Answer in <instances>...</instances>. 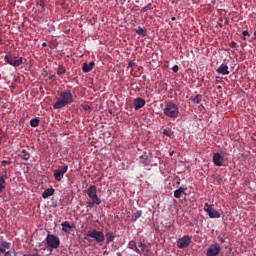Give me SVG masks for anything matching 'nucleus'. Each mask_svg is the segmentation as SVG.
Returning a JSON list of instances; mask_svg holds the SVG:
<instances>
[{
	"instance_id": "2",
	"label": "nucleus",
	"mask_w": 256,
	"mask_h": 256,
	"mask_svg": "<svg viewBox=\"0 0 256 256\" xmlns=\"http://www.w3.org/2000/svg\"><path fill=\"white\" fill-rule=\"evenodd\" d=\"M129 249H133L139 255L147 256L151 253V244H143L141 242L130 241L129 242Z\"/></svg>"
},
{
	"instance_id": "31",
	"label": "nucleus",
	"mask_w": 256,
	"mask_h": 256,
	"mask_svg": "<svg viewBox=\"0 0 256 256\" xmlns=\"http://www.w3.org/2000/svg\"><path fill=\"white\" fill-rule=\"evenodd\" d=\"M247 36L249 37V31L244 30L242 32V39H243V41H247Z\"/></svg>"
},
{
	"instance_id": "1",
	"label": "nucleus",
	"mask_w": 256,
	"mask_h": 256,
	"mask_svg": "<svg viewBox=\"0 0 256 256\" xmlns=\"http://www.w3.org/2000/svg\"><path fill=\"white\" fill-rule=\"evenodd\" d=\"M73 101V94L71 93V90L67 89L58 93L57 101L53 104V107L54 109H63V107L71 105Z\"/></svg>"
},
{
	"instance_id": "24",
	"label": "nucleus",
	"mask_w": 256,
	"mask_h": 256,
	"mask_svg": "<svg viewBox=\"0 0 256 256\" xmlns=\"http://www.w3.org/2000/svg\"><path fill=\"white\" fill-rule=\"evenodd\" d=\"M5 179H7V175L0 176V193L5 189Z\"/></svg>"
},
{
	"instance_id": "36",
	"label": "nucleus",
	"mask_w": 256,
	"mask_h": 256,
	"mask_svg": "<svg viewBox=\"0 0 256 256\" xmlns=\"http://www.w3.org/2000/svg\"><path fill=\"white\" fill-rule=\"evenodd\" d=\"M172 71H173L174 73H177V71H179V66H178V65H174V66L172 67Z\"/></svg>"
},
{
	"instance_id": "10",
	"label": "nucleus",
	"mask_w": 256,
	"mask_h": 256,
	"mask_svg": "<svg viewBox=\"0 0 256 256\" xmlns=\"http://www.w3.org/2000/svg\"><path fill=\"white\" fill-rule=\"evenodd\" d=\"M189 245H191V237L189 235H186L177 241L178 249H186Z\"/></svg>"
},
{
	"instance_id": "20",
	"label": "nucleus",
	"mask_w": 256,
	"mask_h": 256,
	"mask_svg": "<svg viewBox=\"0 0 256 256\" xmlns=\"http://www.w3.org/2000/svg\"><path fill=\"white\" fill-rule=\"evenodd\" d=\"M61 227H62V231H64V233H69V231H71V229H72L71 224L67 221L62 222Z\"/></svg>"
},
{
	"instance_id": "28",
	"label": "nucleus",
	"mask_w": 256,
	"mask_h": 256,
	"mask_svg": "<svg viewBox=\"0 0 256 256\" xmlns=\"http://www.w3.org/2000/svg\"><path fill=\"white\" fill-rule=\"evenodd\" d=\"M67 72V69L63 67V65H59L57 69V75H65Z\"/></svg>"
},
{
	"instance_id": "15",
	"label": "nucleus",
	"mask_w": 256,
	"mask_h": 256,
	"mask_svg": "<svg viewBox=\"0 0 256 256\" xmlns=\"http://www.w3.org/2000/svg\"><path fill=\"white\" fill-rule=\"evenodd\" d=\"M216 71L220 74V75H229V66L226 63H222L217 69Z\"/></svg>"
},
{
	"instance_id": "17",
	"label": "nucleus",
	"mask_w": 256,
	"mask_h": 256,
	"mask_svg": "<svg viewBox=\"0 0 256 256\" xmlns=\"http://www.w3.org/2000/svg\"><path fill=\"white\" fill-rule=\"evenodd\" d=\"M54 194H55V189L48 188V189L44 190V192L42 193V198L49 199V197L53 196Z\"/></svg>"
},
{
	"instance_id": "16",
	"label": "nucleus",
	"mask_w": 256,
	"mask_h": 256,
	"mask_svg": "<svg viewBox=\"0 0 256 256\" xmlns=\"http://www.w3.org/2000/svg\"><path fill=\"white\" fill-rule=\"evenodd\" d=\"M93 67H95V62H90L89 64L85 62L82 66V71L83 73H91V71H93Z\"/></svg>"
},
{
	"instance_id": "11",
	"label": "nucleus",
	"mask_w": 256,
	"mask_h": 256,
	"mask_svg": "<svg viewBox=\"0 0 256 256\" xmlns=\"http://www.w3.org/2000/svg\"><path fill=\"white\" fill-rule=\"evenodd\" d=\"M221 253V246L219 244H212L207 249L206 256H217Z\"/></svg>"
},
{
	"instance_id": "13",
	"label": "nucleus",
	"mask_w": 256,
	"mask_h": 256,
	"mask_svg": "<svg viewBox=\"0 0 256 256\" xmlns=\"http://www.w3.org/2000/svg\"><path fill=\"white\" fill-rule=\"evenodd\" d=\"M225 158L220 153H215L213 155V163L216 165V167H223V161Z\"/></svg>"
},
{
	"instance_id": "25",
	"label": "nucleus",
	"mask_w": 256,
	"mask_h": 256,
	"mask_svg": "<svg viewBox=\"0 0 256 256\" xmlns=\"http://www.w3.org/2000/svg\"><path fill=\"white\" fill-rule=\"evenodd\" d=\"M114 240H115V236L113 235V233H111V232L106 233V243H107V245L112 243V241H114Z\"/></svg>"
},
{
	"instance_id": "14",
	"label": "nucleus",
	"mask_w": 256,
	"mask_h": 256,
	"mask_svg": "<svg viewBox=\"0 0 256 256\" xmlns=\"http://www.w3.org/2000/svg\"><path fill=\"white\" fill-rule=\"evenodd\" d=\"M7 249H11V243L2 241L0 243V256H3L7 252Z\"/></svg>"
},
{
	"instance_id": "32",
	"label": "nucleus",
	"mask_w": 256,
	"mask_h": 256,
	"mask_svg": "<svg viewBox=\"0 0 256 256\" xmlns=\"http://www.w3.org/2000/svg\"><path fill=\"white\" fill-rule=\"evenodd\" d=\"M163 135H165L166 137H171L173 135V133H171V131L164 129L163 130Z\"/></svg>"
},
{
	"instance_id": "34",
	"label": "nucleus",
	"mask_w": 256,
	"mask_h": 256,
	"mask_svg": "<svg viewBox=\"0 0 256 256\" xmlns=\"http://www.w3.org/2000/svg\"><path fill=\"white\" fill-rule=\"evenodd\" d=\"M82 109H84V111H91V106L89 104H84L82 105Z\"/></svg>"
},
{
	"instance_id": "30",
	"label": "nucleus",
	"mask_w": 256,
	"mask_h": 256,
	"mask_svg": "<svg viewBox=\"0 0 256 256\" xmlns=\"http://www.w3.org/2000/svg\"><path fill=\"white\" fill-rule=\"evenodd\" d=\"M93 207H95V202L92 200H89L86 202V209L87 211H89L90 209H93Z\"/></svg>"
},
{
	"instance_id": "39",
	"label": "nucleus",
	"mask_w": 256,
	"mask_h": 256,
	"mask_svg": "<svg viewBox=\"0 0 256 256\" xmlns=\"http://www.w3.org/2000/svg\"><path fill=\"white\" fill-rule=\"evenodd\" d=\"M23 256H39V254H34V255H31V254H24Z\"/></svg>"
},
{
	"instance_id": "19",
	"label": "nucleus",
	"mask_w": 256,
	"mask_h": 256,
	"mask_svg": "<svg viewBox=\"0 0 256 256\" xmlns=\"http://www.w3.org/2000/svg\"><path fill=\"white\" fill-rule=\"evenodd\" d=\"M187 191V187H180L177 190L174 191V197L176 199H181V194L185 193Z\"/></svg>"
},
{
	"instance_id": "43",
	"label": "nucleus",
	"mask_w": 256,
	"mask_h": 256,
	"mask_svg": "<svg viewBox=\"0 0 256 256\" xmlns=\"http://www.w3.org/2000/svg\"><path fill=\"white\" fill-rule=\"evenodd\" d=\"M42 47H47V43L44 42V43L42 44Z\"/></svg>"
},
{
	"instance_id": "21",
	"label": "nucleus",
	"mask_w": 256,
	"mask_h": 256,
	"mask_svg": "<svg viewBox=\"0 0 256 256\" xmlns=\"http://www.w3.org/2000/svg\"><path fill=\"white\" fill-rule=\"evenodd\" d=\"M20 157H21V159H24V161H29V159H31V154L29 152H27L26 150H22L20 152Z\"/></svg>"
},
{
	"instance_id": "37",
	"label": "nucleus",
	"mask_w": 256,
	"mask_h": 256,
	"mask_svg": "<svg viewBox=\"0 0 256 256\" xmlns=\"http://www.w3.org/2000/svg\"><path fill=\"white\" fill-rule=\"evenodd\" d=\"M230 47H231L232 49H235V48L237 47V43H236V42H231V43H230Z\"/></svg>"
},
{
	"instance_id": "42",
	"label": "nucleus",
	"mask_w": 256,
	"mask_h": 256,
	"mask_svg": "<svg viewBox=\"0 0 256 256\" xmlns=\"http://www.w3.org/2000/svg\"><path fill=\"white\" fill-rule=\"evenodd\" d=\"M108 113H110V115H113V110H108Z\"/></svg>"
},
{
	"instance_id": "27",
	"label": "nucleus",
	"mask_w": 256,
	"mask_h": 256,
	"mask_svg": "<svg viewBox=\"0 0 256 256\" xmlns=\"http://www.w3.org/2000/svg\"><path fill=\"white\" fill-rule=\"evenodd\" d=\"M141 215H143V211L141 210L136 211L132 216V221H137L139 217H141Z\"/></svg>"
},
{
	"instance_id": "40",
	"label": "nucleus",
	"mask_w": 256,
	"mask_h": 256,
	"mask_svg": "<svg viewBox=\"0 0 256 256\" xmlns=\"http://www.w3.org/2000/svg\"><path fill=\"white\" fill-rule=\"evenodd\" d=\"M49 79H55V75H50Z\"/></svg>"
},
{
	"instance_id": "6",
	"label": "nucleus",
	"mask_w": 256,
	"mask_h": 256,
	"mask_svg": "<svg viewBox=\"0 0 256 256\" xmlns=\"http://www.w3.org/2000/svg\"><path fill=\"white\" fill-rule=\"evenodd\" d=\"M46 243L51 251H53V249H59V246L61 245V240L59 239V236L48 233L46 237Z\"/></svg>"
},
{
	"instance_id": "48",
	"label": "nucleus",
	"mask_w": 256,
	"mask_h": 256,
	"mask_svg": "<svg viewBox=\"0 0 256 256\" xmlns=\"http://www.w3.org/2000/svg\"><path fill=\"white\" fill-rule=\"evenodd\" d=\"M173 153H174L173 151H172V152H170V157H172Z\"/></svg>"
},
{
	"instance_id": "7",
	"label": "nucleus",
	"mask_w": 256,
	"mask_h": 256,
	"mask_svg": "<svg viewBox=\"0 0 256 256\" xmlns=\"http://www.w3.org/2000/svg\"><path fill=\"white\" fill-rule=\"evenodd\" d=\"M88 197L95 203V205H101V198L97 195V186L91 185L86 190Z\"/></svg>"
},
{
	"instance_id": "9",
	"label": "nucleus",
	"mask_w": 256,
	"mask_h": 256,
	"mask_svg": "<svg viewBox=\"0 0 256 256\" xmlns=\"http://www.w3.org/2000/svg\"><path fill=\"white\" fill-rule=\"evenodd\" d=\"M204 211L207 213L210 219H219L221 217V213L215 210V208H213V206H211L209 203L204 204Z\"/></svg>"
},
{
	"instance_id": "29",
	"label": "nucleus",
	"mask_w": 256,
	"mask_h": 256,
	"mask_svg": "<svg viewBox=\"0 0 256 256\" xmlns=\"http://www.w3.org/2000/svg\"><path fill=\"white\" fill-rule=\"evenodd\" d=\"M39 123H40L39 118H34V119L30 120V125L32 127H39Z\"/></svg>"
},
{
	"instance_id": "8",
	"label": "nucleus",
	"mask_w": 256,
	"mask_h": 256,
	"mask_svg": "<svg viewBox=\"0 0 256 256\" xmlns=\"http://www.w3.org/2000/svg\"><path fill=\"white\" fill-rule=\"evenodd\" d=\"M69 171V166L63 164L62 166H58V169L53 170V177L55 181H61L63 177H65V173Z\"/></svg>"
},
{
	"instance_id": "22",
	"label": "nucleus",
	"mask_w": 256,
	"mask_h": 256,
	"mask_svg": "<svg viewBox=\"0 0 256 256\" xmlns=\"http://www.w3.org/2000/svg\"><path fill=\"white\" fill-rule=\"evenodd\" d=\"M129 67H130V69H131L130 74H131L133 77H138L139 74H137V71H135V67H136L135 62H129Z\"/></svg>"
},
{
	"instance_id": "4",
	"label": "nucleus",
	"mask_w": 256,
	"mask_h": 256,
	"mask_svg": "<svg viewBox=\"0 0 256 256\" xmlns=\"http://www.w3.org/2000/svg\"><path fill=\"white\" fill-rule=\"evenodd\" d=\"M90 239H94V241H96V243H103V241H105V234L101 231H98L97 229H93V230H89L86 234L85 239H87V241L89 243H91Z\"/></svg>"
},
{
	"instance_id": "35",
	"label": "nucleus",
	"mask_w": 256,
	"mask_h": 256,
	"mask_svg": "<svg viewBox=\"0 0 256 256\" xmlns=\"http://www.w3.org/2000/svg\"><path fill=\"white\" fill-rule=\"evenodd\" d=\"M6 165H11V161H9V160H4V161L1 162V166H2V167H6Z\"/></svg>"
},
{
	"instance_id": "33",
	"label": "nucleus",
	"mask_w": 256,
	"mask_h": 256,
	"mask_svg": "<svg viewBox=\"0 0 256 256\" xmlns=\"http://www.w3.org/2000/svg\"><path fill=\"white\" fill-rule=\"evenodd\" d=\"M148 157L147 154L141 155L140 156V163H145V161H147Z\"/></svg>"
},
{
	"instance_id": "44",
	"label": "nucleus",
	"mask_w": 256,
	"mask_h": 256,
	"mask_svg": "<svg viewBox=\"0 0 256 256\" xmlns=\"http://www.w3.org/2000/svg\"><path fill=\"white\" fill-rule=\"evenodd\" d=\"M221 243H225V239L221 238L220 239Z\"/></svg>"
},
{
	"instance_id": "18",
	"label": "nucleus",
	"mask_w": 256,
	"mask_h": 256,
	"mask_svg": "<svg viewBox=\"0 0 256 256\" xmlns=\"http://www.w3.org/2000/svg\"><path fill=\"white\" fill-rule=\"evenodd\" d=\"M133 31H135V33H137V35H140V37H147V29L145 28H141V27H137V28H132Z\"/></svg>"
},
{
	"instance_id": "5",
	"label": "nucleus",
	"mask_w": 256,
	"mask_h": 256,
	"mask_svg": "<svg viewBox=\"0 0 256 256\" xmlns=\"http://www.w3.org/2000/svg\"><path fill=\"white\" fill-rule=\"evenodd\" d=\"M4 61L9 65H12V67H21V65L25 63L24 61H27V60L23 57H18L15 55H6L4 58Z\"/></svg>"
},
{
	"instance_id": "38",
	"label": "nucleus",
	"mask_w": 256,
	"mask_h": 256,
	"mask_svg": "<svg viewBox=\"0 0 256 256\" xmlns=\"http://www.w3.org/2000/svg\"><path fill=\"white\" fill-rule=\"evenodd\" d=\"M4 256H13V253L9 250L5 252Z\"/></svg>"
},
{
	"instance_id": "47",
	"label": "nucleus",
	"mask_w": 256,
	"mask_h": 256,
	"mask_svg": "<svg viewBox=\"0 0 256 256\" xmlns=\"http://www.w3.org/2000/svg\"><path fill=\"white\" fill-rule=\"evenodd\" d=\"M143 11H147V7H144V8H143Z\"/></svg>"
},
{
	"instance_id": "12",
	"label": "nucleus",
	"mask_w": 256,
	"mask_h": 256,
	"mask_svg": "<svg viewBox=\"0 0 256 256\" xmlns=\"http://www.w3.org/2000/svg\"><path fill=\"white\" fill-rule=\"evenodd\" d=\"M146 103L147 102L145 101L144 98H135L133 101V107L135 111H139V109H143V107H145Z\"/></svg>"
},
{
	"instance_id": "23",
	"label": "nucleus",
	"mask_w": 256,
	"mask_h": 256,
	"mask_svg": "<svg viewBox=\"0 0 256 256\" xmlns=\"http://www.w3.org/2000/svg\"><path fill=\"white\" fill-rule=\"evenodd\" d=\"M37 8L40 13H43L45 11V0H39L37 2Z\"/></svg>"
},
{
	"instance_id": "41",
	"label": "nucleus",
	"mask_w": 256,
	"mask_h": 256,
	"mask_svg": "<svg viewBox=\"0 0 256 256\" xmlns=\"http://www.w3.org/2000/svg\"><path fill=\"white\" fill-rule=\"evenodd\" d=\"M130 89H135V84H132V85L130 86Z\"/></svg>"
},
{
	"instance_id": "26",
	"label": "nucleus",
	"mask_w": 256,
	"mask_h": 256,
	"mask_svg": "<svg viewBox=\"0 0 256 256\" xmlns=\"http://www.w3.org/2000/svg\"><path fill=\"white\" fill-rule=\"evenodd\" d=\"M203 101V96L201 94H197L194 98H192V102L199 105Z\"/></svg>"
},
{
	"instance_id": "46",
	"label": "nucleus",
	"mask_w": 256,
	"mask_h": 256,
	"mask_svg": "<svg viewBox=\"0 0 256 256\" xmlns=\"http://www.w3.org/2000/svg\"><path fill=\"white\" fill-rule=\"evenodd\" d=\"M13 253H14V256H17V252L13 251Z\"/></svg>"
},
{
	"instance_id": "3",
	"label": "nucleus",
	"mask_w": 256,
	"mask_h": 256,
	"mask_svg": "<svg viewBox=\"0 0 256 256\" xmlns=\"http://www.w3.org/2000/svg\"><path fill=\"white\" fill-rule=\"evenodd\" d=\"M163 113L170 119H177L179 117V106H177L173 101H169L165 104Z\"/></svg>"
},
{
	"instance_id": "45",
	"label": "nucleus",
	"mask_w": 256,
	"mask_h": 256,
	"mask_svg": "<svg viewBox=\"0 0 256 256\" xmlns=\"http://www.w3.org/2000/svg\"><path fill=\"white\" fill-rule=\"evenodd\" d=\"M176 19H177V18H175V17H172V18H171V21H176Z\"/></svg>"
}]
</instances>
